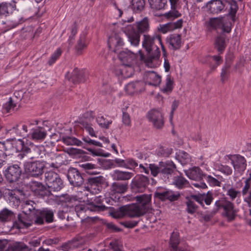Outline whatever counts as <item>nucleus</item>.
<instances>
[{
	"label": "nucleus",
	"mask_w": 251,
	"mask_h": 251,
	"mask_svg": "<svg viewBox=\"0 0 251 251\" xmlns=\"http://www.w3.org/2000/svg\"><path fill=\"white\" fill-rule=\"evenodd\" d=\"M136 203L122 206L117 211L111 212L115 218H121L127 216L130 218L139 217L147 212L151 206V195L142 194L134 197Z\"/></svg>",
	"instance_id": "1"
},
{
	"label": "nucleus",
	"mask_w": 251,
	"mask_h": 251,
	"mask_svg": "<svg viewBox=\"0 0 251 251\" xmlns=\"http://www.w3.org/2000/svg\"><path fill=\"white\" fill-rule=\"evenodd\" d=\"M160 42L161 35L159 34L155 33L151 35L144 34L142 46L148 53L145 61L149 67H154L160 56L159 48L155 44L156 42Z\"/></svg>",
	"instance_id": "2"
},
{
	"label": "nucleus",
	"mask_w": 251,
	"mask_h": 251,
	"mask_svg": "<svg viewBox=\"0 0 251 251\" xmlns=\"http://www.w3.org/2000/svg\"><path fill=\"white\" fill-rule=\"evenodd\" d=\"M150 30L149 20L147 17L136 22L133 25H127L124 32L132 46H138L140 41V34H146Z\"/></svg>",
	"instance_id": "3"
},
{
	"label": "nucleus",
	"mask_w": 251,
	"mask_h": 251,
	"mask_svg": "<svg viewBox=\"0 0 251 251\" xmlns=\"http://www.w3.org/2000/svg\"><path fill=\"white\" fill-rule=\"evenodd\" d=\"M15 148L18 152H20L18 154L20 159L25 156L31 160L42 157L41 148L34 145L27 139H18L16 142Z\"/></svg>",
	"instance_id": "4"
},
{
	"label": "nucleus",
	"mask_w": 251,
	"mask_h": 251,
	"mask_svg": "<svg viewBox=\"0 0 251 251\" xmlns=\"http://www.w3.org/2000/svg\"><path fill=\"white\" fill-rule=\"evenodd\" d=\"M215 207L212 210L213 214H215L218 211L222 209V215L226 219L228 222L234 221L237 215V210L235 209L233 202L228 200L225 197H222L216 200L214 204Z\"/></svg>",
	"instance_id": "5"
},
{
	"label": "nucleus",
	"mask_w": 251,
	"mask_h": 251,
	"mask_svg": "<svg viewBox=\"0 0 251 251\" xmlns=\"http://www.w3.org/2000/svg\"><path fill=\"white\" fill-rule=\"evenodd\" d=\"M226 3L230 5L228 15L230 16L233 22L235 21V17L238 7L235 0H212L207 3L206 7L210 13L218 14L223 11Z\"/></svg>",
	"instance_id": "6"
},
{
	"label": "nucleus",
	"mask_w": 251,
	"mask_h": 251,
	"mask_svg": "<svg viewBox=\"0 0 251 251\" xmlns=\"http://www.w3.org/2000/svg\"><path fill=\"white\" fill-rule=\"evenodd\" d=\"M45 176L48 188L50 191H59L63 187V181L57 173L49 171L45 173Z\"/></svg>",
	"instance_id": "7"
},
{
	"label": "nucleus",
	"mask_w": 251,
	"mask_h": 251,
	"mask_svg": "<svg viewBox=\"0 0 251 251\" xmlns=\"http://www.w3.org/2000/svg\"><path fill=\"white\" fill-rule=\"evenodd\" d=\"M24 168L29 176L38 177L44 173L45 164L44 162L40 161H27L24 163Z\"/></svg>",
	"instance_id": "8"
},
{
	"label": "nucleus",
	"mask_w": 251,
	"mask_h": 251,
	"mask_svg": "<svg viewBox=\"0 0 251 251\" xmlns=\"http://www.w3.org/2000/svg\"><path fill=\"white\" fill-rule=\"evenodd\" d=\"M160 164V177L166 183H170L176 172V165L172 161H161Z\"/></svg>",
	"instance_id": "9"
},
{
	"label": "nucleus",
	"mask_w": 251,
	"mask_h": 251,
	"mask_svg": "<svg viewBox=\"0 0 251 251\" xmlns=\"http://www.w3.org/2000/svg\"><path fill=\"white\" fill-rule=\"evenodd\" d=\"M22 169L20 164L9 165L3 172L6 180L10 183L18 181L22 176Z\"/></svg>",
	"instance_id": "10"
},
{
	"label": "nucleus",
	"mask_w": 251,
	"mask_h": 251,
	"mask_svg": "<svg viewBox=\"0 0 251 251\" xmlns=\"http://www.w3.org/2000/svg\"><path fill=\"white\" fill-rule=\"evenodd\" d=\"M148 177L143 175H138L134 177L130 183V189L134 193H143L148 188L150 184Z\"/></svg>",
	"instance_id": "11"
},
{
	"label": "nucleus",
	"mask_w": 251,
	"mask_h": 251,
	"mask_svg": "<svg viewBox=\"0 0 251 251\" xmlns=\"http://www.w3.org/2000/svg\"><path fill=\"white\" fill-rule=\"evenodd\" d=\"M208 25L213 29H221L224 32L229 33L231 30L232 24L230 22H227L224 17H219L210 18Z\"/></svg>",
	"instance_id": "12"
},
{
	"label": "nucleus",
	"mask_w": 251,
	"mask_h": 251,
	"mask_svg": "<svg viewBox=\"0 0 251 251\" xmlns=\"http://www.w3.org/2000/svg\"><path fill=\"white\" fill-rule=\"evenodd\" d=\"M54 212L52 210L48 208H43L42 210L36 213V218L34 221L36 225H43L44 221L47 223L53 222Z\"/></svg>",
	"instance_id": "13"
},
{
	"label": "nucleus",
	"mask_w": 251,
	"mask_h": 251,
	"mask_svg": "<svg viewBox=\"0 0 251 251\" xmlns=\"http://www.w3.org/2000/svg\"><path fill=\"white\" fill-rule=\"evenodd\" d=\"M147 116L155 128L161 129L163 127L164 118L162 113L159 110L152 109L148 112Z\"/></svg>",
	"instance_id": "14"
},
{
	"label": "nucleus",
	"mask_w": 251,
	"mask_h": 251,
	"mask_svg": "<svg viewBox=\"0 0 251 251\" xmlns=\"http://www.w3.org/2000/svg\"><path fill=\"white\" fill-rule=\"evenodd\" d=\"M67 177L70 183L75 187H79L84 182L82 174L76 168H71L69 169Z\"/></svg>",
	"instance_id": "15"
},
{
	"label": "nucleus",
	"mask_w": 251,
	"mask_h": 251,
	"mask_svg": "<svg viewBox=\"0 0 251 251\" xmlns=\"http://www.w3.org/2000/svg\"><path fill=\"white\" fill-rule=\"evenodd\" d=\"M30 188L35 196L39 198H44L51 194L50 191L42 183L38 181H31Z\"/></svg>",
	"instance_id": "16"
},
{
	"label": "nucleus",
	"mask_w": 251,
	"mask_h": 251,
	"mask_svg": "<svg viewBox=\"0 0 251 251\" xmlns=\"http://www.w3.org/2000/svg\"><path fill=\"white\" fill-rule=\"evenodd\" d=\"M230 159L235 172L241 174L246 170V160L243 156L236 154L233 155Z\"/></svg>",
	"instance_id": "17"
},
{
	"label": "nucleus",
	"mask_w": 251,
	"mask_h": 251,
	"mask_svg": "<svg viewBox=\"0 0 251 251\" xmlns=\"http://www.w3.org/2000/svg\"><path fill=\"white\" fill-rule=\"evenodd\" d=\"M86 74L83 70H79L77 68H75L72 73L71 75H69V73L66 75V78H68L69 81L72 82L74 84L80 82H84L86 80Z\"/></svg>",
	"instance_id": "18"
},
{
	"label": "nucleus",
	"mask_w": 251,
	"mask_h": 251,
	"mask_svg": "<svg viewBox=\"0 0 251 251\" xmlns=\"http://www.w3.org/2000/svg\"><path fill=\"white\" fill-rule=\"evenodd\" d=\"M107 208L105 205H96L94 204H89L87 205L84 204H79L75 206V211L78 216L82 212H86L87 210L91 211H104Z\"/></svg>",
	"instance_id": "19"
},
{
	"label": "nucleus",
	"mask_w": 251,
	"mask_h": 251,
	"mask_svg": "<svg viewBox=\"0 0 251 251\" xmlns=\"http://www.w3.org/2000/svg\"><path fill=\"white\" fill-rule=\"evenodd\" d=\"M144 79L149 85L158 86L161 82V77L154 71H147L145 73Z\"/></svg>",
	"instance_id": "20"
},
{
	"label": "nucleus",
	"mask_w": 251,
	"mask_h": 251,
	"mask_svg": "<svg viewBox=\"0 0 251 251\" xmlns=\"http://www.w3.org/2000/svg\"><path fill=\"white\" fill-rule=\"evenodd\" d=\"M154 196L163 201L168 200L171 201H174L178 199L180 194L179 193H175L171 190H164L163 191H156L155 193Z\"/></svg>",
	"instance_id": "21"
},
{
	"label": "nucleus",
	"mask_w": 251,
	"mask_h": 251,
	"mask_svg": "<svg viewBox=\"0 0 251 251\" xmlns=\"http://www.w3.org/2000/svg\"><path fill=\"white\" fill-rule=\"evenodd\" d=\"M85 243V240L80 236H77L72 240L62 245L64 251H68L69 250L82 248Z\"/></svg>",
	"instance_id": "22"
},
{
	"label": "nucleus",
	"mask_w": 251,
	"mask_h": 251,
	"mask_svg": "<svg viewBox=\"0 0 251 251\" xmlns=\"http://www.w3.org/2000/svg\"><path fill=\"white\" fill-rule=\"evenodd\" d=\"M108 44L109 47L117 53L124 45L123 39L117 34H114L109 38Z\"/></svg>",
	"instance_id": "23"
},
{
	"label": "nucleus",
	"mask_w": 251,
	"mask_h": 251,
	"mask_svg": "<svg viewBox=\"0 0 251 251\" xmlns=\"http://www.w3.org/2000/svg\"><path fill=\"white\" fill-rule=\"evenodd\" d=\"M166 42L169 44V47L174 50H179L181 46V35L173 34L170 35L166 38Z\"/></svg>",
	"instance_id": "24"
},
{
	"label": "nucleus",
	"mask_w": 251,
	"mask_h": 251,
	"mask_svg": "<svg viewBox=\"0 0 251 251\" xmlns=\"http://www.w3.org/2000/svg\"><path fill=\"white\" fill-rule=\"evenodd\" d=\"M185 175L191 179L201 181L204 177L205 174L198 167H194L189 170H184Z\"/></svg>",
	"instance_id": "25"
},
{
	"label": "nucleus",
	"mask_w": 251,
	"mask_h": 251,
	"mask_svg": "<svg viewBox=\"0 0 251 251\" xmlns=\"http://www.w3.org/2000/svg\"><path fill=\"white\" fill-rule=\"evenodd\" d=\"M183 21L181 19L177 20L176 22L169 23L165 25H160L157 27L158 30L162 33H166L168 31L181 27Z\"/></svg>",
	"instance_id": "26"
},
{
	"label": "nucleus",
	"mask_w": 251,
	"mask_h": 251,
	"mask_svg": "<svg viewBox=\"0 0 251 251\" xmlns=\"http://www.w3.org/2000/svg\"><path fill=\"white\" fill-rule=\"evenodd\" d=\"M133 176V173L131 172L116 170L113 172L112 177L115 180L126 181L131 178Z\"/></svg>",
	"instance_id": "27"
},
{
	"label": "nucleus",
	"mask_w": 251,
	"mask_h": 251,
	"mask_svg": "<svg viewBox=\"0 0 251 251\" xmlns=\"http://www.w3.org/2000/svg\"><path fill=\"white\" fill-rule=\"evenodd\" d=\"M105 182V178L101 176L90 177L88 179V184L91 188L97 189L100 190L102 188V185Z\"/></svg>",
	"instance_id": "28"
},
{
	"label": "nucleus",
	"mask_w": 251,
	"mask_h": 251,
	"mask_svg": "<svg viewBox=\"0 0 251 251\" xmlns=\"http://www.w3.org/2000/svg\"><path fill=\"white\" fill-rule=\"evenodd\" d=\"M32 132L29 133L31 138L34 140H42L47 136V132L42 127L37 126L35 128H31Z\"/></svg>",
	"instance_id": "29"
},
{
	"label": "nucleus",
	"mask_w": 251,
	"mask_h": 251,
	"mask_svg": "<svg viewBox=\"0 0 251 251\" xmlns=\"http://www.w3.org/2000/svg\"><path fill=\"white\" fill-rule=\"evenodd\" d=\"M127 183L113 182L111 187L110 190L113 194H123L128 189Z\"/></svg>",
	"instance_id": "30"
},
{
	"label": "nucleus",
	"mask_w": 251,
	"mask_h": 251,
	"mask_svg": "<svg viewBox=\"0 0 251 251\" xmlns=\"http://www.w3.org/2000/svg\"><path fill=\"white\" fill-rule=\"evenodd\" d=\"M87 44L86 34L83 33L80 35L75 47L77 54H81L82 51L86 49Z\"/></svg>",
	"instance_id": "31"
},
{
	"label": "nucleus",
	"mask_w": 251,
	"mask_h": 251,
	"mask_svg": "<svg viewBox=\"0 0 251 251\" xmlns=\"http://www.w3.org/2000/svg\"><path fill=\"white\" fill-rule=\"evenodd\" d=\"M226 36L224 33L218 35L216 38L215 47L219 53H222L226 48Z\"/></svg>",
	"instance_id": "32"
},
{
	"label": "nucleus",
	"mask_w": 251,
	"mask_h": 251,
	"mask_svg": "<svg viewBox=\"0 0 251 251\" xmlns=\"http://www.w3.org/2000/svg\"><path fill=\"white\" fill-rule=\"evenodd\" d=\"M15 218V213L8 208H5L0 211V222L2 223L9 222L13 221Z\"/></svg>",
	"instance_id": "33"
},
{
	"label": "nucleus",
	"mask_w": 251,
	"mask_h": 251,
	"mask_svg": "<svg viewBox=\"0 0 251 251\" xmlns=\"http://www.w3.org/2000/svg\"><path fill=\"white\" fill-rule=\"evenodd\" d=\"M31 225V223L27 222L25 217L22 216L21 214H18V220L13 223V228L18 229L28 228Z\"/></svg>",
	"instance_id": "34"
},
{
	"label": "nucleus",
	"mask_w": 251,
	"mask_h": 251,
	"mask_svg": "<svg viewBox=\"0 0 251 251\" xmlns=\"http://www.w3.org/2000/svg\"><path fill=\"white\" fill-rule=\"evenodd\" d=\"M170 183L174 184L178 189H183L189 186L188 181L182 176H174L171 180Z\"/></svg>",
	"instance_id": "35"
},
{
	"label": "nucleus",
	"mask_w": 251,
	"mask_h": 251,
	"mask_svg": "<svg viewBox=\"0 0 251 251\" xmlns=\"http://www.w3.org/2000/svg\"><path fill=\"white\" fill-rule=\"evenodd\" d=\"M169 244L171 251L182 245V243L180 242L178 232L175 231L172 232Z\"/></svg>",
	"instance_id": "36"
},
{
	"label": "nucleus",
	"mask_w": 251,
	"mask_h": 251,
	"mask_svg": "<svg viewBox=\"0 0 251 251\" xmlns=\"http://www.w3.org/2000/svg\"><path fill=\"white\" fill-rule=\"evenodd\" d=\"M145 0H131V4L129 5L133 12L134 13H140L145 8Z\"/></svg>",
	"instance_id": "37"
},
{
	"label": "nucleus",
	"mask_w": 251,
	"mask_h": 251,
	"mask_svg": "<svg viewBox=\"0 0 251 251\" xmlns=\"http://www.w3.org/2000/svg\"><path fill=\"white\" fill-rule=\"evenodd\" d=\"M215 176L216 177H214L211 175L206 176L205 175L204 178L211 186L220 187L221 182L224 180V178L220 175H216Z\"/></svg>",
	"instance_id": "38"
},
{
	"label": "nucleus",
	"mask_w": 251,
	"mask_h": 251,
	"mask_svg": "<svg viewBox=\"0 0 251 251\" xmlns=\"http://www.w3.org/2000/svg\"><path fill=\"white\" fill-rule=\"evenodd\" d=\"M119 58L123 62H131L134 58V53L128 50L118 52Z\"/></svg>",
	"instance_id": "39"
},
{
	"label": "nucleus",
	"mask_w": 251,
	"mask_h": 251,
	"mask_svg": "<svg viewBox=\"0 0 251 251\" xmlns=\"http://www.w3.org/2000/svg\"><path fill=\"white\" fill-rule=\"evenodd\" d=\"M85 172L89 175L98 174L99 172L96 170L97 166L90 163H84L80 166Z\"/></svg>",
	"instance_id": "40"
},
{
	"label": "nucleus",
	"mask_w": 251,
	"mask_h": 251,
	"mask_svg": "<svg viewBox=\"0 0 251 251\" xmlns=\"http://www.w3.org/2000/svg\"><path fill=\"white\" fill-rule=\"evenodd\" d=\"M176 157L182 165L188 164L191 161L190 155L184 151H180Z\"/></svg>",
	"instance_id": "41"
},
{
	"label": "nucleus",
	"mask_w": 251,
	"mask_h": 251,
	"mask_svg": "<svg viewBox=\"0 0 251 251\" xmlns=\"http://www.w3.org/2000/svg\"><path fill=\"white\" fill-rule=\"evenodd\" d=\"M186 199L187 201L185 202L186 205V211L189 214H193L197 210L198 206L195 204V202L189 198L187 197Z\"/></svg>",
	"instance_id": "42"
},
{
	"label": "nucleus",
	"mask_w": 251,
	"mask_h": 251,
	"mask_svg": "<svg viewBox=\"0 0 251 251\" xmlns=\"http://www.w3.org/2000/svg\"><path fill=\"white\" fill-rule=\"evenodd\" d=\"M151 7L156 10L163 9L167 3V0H149Z\"/></svg>",
	"instance_id": "43"
},
{
	"label": "nucleus",
	"mask_w": 251,
	"mask_h": 251,
	"mask_svg": "<svg viewBox=\"0 0 251 251\" xmlns=\"http://www.w3.org/2000/svg\"><path fill=\"white\" fill-rule=\"evenodd\" d=\"M173 80L171 76L170 75H168L166 79L165 85L161 88V91L165 94L171 92L173 88Z\"/></svg>",
	"instance_id": "44"
},
{
	"label": "nucleus",
	"mask_w": 251,
	"mask_h": 251,
	"mask_svg": "<svg viewBox=\"0 0 251 251\" xmlns=\"http://www.w3.org/2000/svg\"><path fill=\"white\" fill-rule=\"evenodd\" d=\"M63 142L67 145H76L82 146L83 143L75 137H66L62 139Z\"/></svg>",
	"instance_id": "45"
},
{
	"label": "nucleus",
	"mask_w": 251,
	"mask_h": 251,
	"mask_svg": "<svg viewBox=\"0 0 251 251\" xmlns=\"http://www.w3.org/2000/svg\"><path fill=\"white\" fill-rule=\"evenodd\" d=\"M16 243L9 245L6 241L0 240V251H17Z\"/></svg>",
	"instance_id": "46"
},
{
	"label": "nucleus",
	"mask_w": 251,
	"mask_h": 251,
	"mask_svg": "<svg viewBox=\"0 0 251 251\" xmlns=\"http://www.w3.org/2000/svg\"><path fill=\"white\" fill-rule=\"evenodd\" d=\"M172 152V149L171 148H165L163 147H160L156 151V154L158 156L167 157Z\"/></svg>",
	"instance_id": "47"
},
{
	"label": "nucleus",
	"mask_w": 251,
	"mask_h": 251,
	"mask_svg": "<svg viewBox=\"0 0 251 251\" xmlns=\"http://www.w3.org/2000/svg\"><path fill=\"white\" fill-rule=\"evenodd\" d=\"M165 17L169 20H173L181 16V14L176 10V8H171V10L164 14Z\"/></svg>",
	"instance_id": "48"
},
{
	"label": "nucleus",
	"mask_w": 251,
	"mask_h": 251,
	"mask_svg": "<svg viewBox=\"0 0 251 251\" xmlns=\"http://www.w3.org/2000/svg\"><path fill=\"white\" fill-rule=\"evenodd\" d=\"M230 65L229 64L226 63L222 69L221 73V80L223 83H224L227 79L228 76L230 74Z\"/></svg>",
	"instance_id": "49"
},
{
	"label": "nucleus",
	"mask_w": 251,
	"mask_h": 251,
	"mask_svg": "<svg viewBox=\"0 0 251 251\" xmlns=\"http://www.w3.org/2000/svg\"><path fill=\"white\" fill-rule=\"evenodd\" d=\"M16 106V104L14 102L12 98H9V100L3 104V109L6 112L8 113L14 110Z\"/></svg>",
	"instance_id": "50"
},
{
	"label": "nucleus",
	"mask_w": 251,
	"mask_h": 251,
	"mask_svg": "<svg viewBox=\"0 0 251 251\" xmlns=\"http://www.w3.org/2000/svg\"><path fill=\"white\" fill-rule=\"evenodd\" d=\"M149 169L151 171V174L153 176H156L157 175H159L160 176V174L161 172L160 162H159L158 165L155 164H150L149 165Z\"/></svg>",
	"instance_id": "51"
},
{
	"label": "nucleus",
	"mask_w": 251,
	"mask_h": 251,
	"mask_svg": "<svg viewBox=\"0 0 251 251\" xmlns=\"http://www.w3.org/2000/svg\"><path fill=\"white\" fill-rule=\"evenodd\" d=\"M97 121L98 124L102 128L107 129L109 125L112 123V121H108L105 119L103 116L98 117L97 118Z\"/></svg>",
	"instance_id": "52"
},
{
	"label": "nucleus",
	"mask_w": 251,
	"mask_h": 251,
	"mask_svg": "<svg viewBox=\"0 0 251 251\" xmlns=\"http://www.w3.org/2000/svg\"><path fill=\"white\" fill-rule=\"evenodd\" d=\"M98 161L100 163L103 167L106 169H110L114 166L113 160L105 159H98Z\"/></svg>",
	"instance_id": "53"
},
{
	"label": "nucleus",
	"mask_w": 251,
	"mask_h": 251,
	"mask_svg": "<svg viewBox=\"0 0 251 251\" xmlns=\"http://www.w3.org/2000/svg\"><path fill=\"white\" fill-rule=\"evenodd\" d=\"M62 53V51L60 49H58L51 56L48 61L49 65H52L55 61L59 58Z\"/></svg>",
	"instance_id": "54"
},
{
	"label": "nucleus",
	"mask_w": 251,
	"mask_h": 251,
	"mask_svg": "<svg viewBox=\"0 0 251 251\" xmlns=\"http://www.w3.org/2000/svg\"><path fill=\"white\" fill-rule=\"evenodd\" d=\"M218 170L226 176H230L232 173V168L226 165H219L218 167Z\"/></svg>",
	"instance_id": "55"
},
{
	"label": "nucleus",
	"mask_w": 251,
	"mask_h": 251,
	"mask_svg": "<svg viewBox=\"0 0 251 251\" xmlns=\"http://www.w3.org/2000/svg\"><path fill=\"white\" fill-rule=\"evenodd\" d=\"M215 197L212 192L208 191L206 194H203V201L207 205H209L213 200H215Z\"/></svg>",
	"instance_id": "56"
},
{
	"label": "nucleus",
	"mask_w": 251,
	"mask_h": 251,
	"mask_svg": "<svg viewBox=\"0 0 251 251\" xmlns=\"http://www.w3.org/2000/svg\"><path fill=\"white\" fill-rule=\"evenodd\" d=\"M207 58V59H212L216 62L215 64L210 66L211 69L213 71L215 70L216 68L222 63V58L219 55L208 56Z\"/></svg>",
	"instance_id": "57"
},
{
	"label": "nucleus",
	"mask_w": 251,
	"mask_h": 251,
	"mask_svg": "<svg viewBox=\"0 0 251 251\" xmlns=\"http://www.w3.org/2000/svg\"><path fill=\"white\" fill-rule=\"evenodd\" d=\"M137 86L136 81L128 83L126 86L125 89L128 94L132 95L136 93V87H137Z\"/></svg>",
	"instance_id": "58"
},
{
	"label": "nucleus",
	"mask_w": 251,
	"mask_h": 251,
	"mask_svg": "<svg viewBox=\"0 0 251 251\" xmlns=\"http://www.w3.org/2000/svg\"><path fill=\"white\" fill-rule=\"evenodd\" d=\"M17 251H35L34 249L29 248L23 243H16Z\"/></svg>",
	"instance_id": "59"
},
{
	"label": "nucleus",
	"mask_w": 251,
	"mask_h": 251,
	"mask_svg": "<svg viewBox=\"0 0 251 251\" xmlns=\"http://www.w3.org/2000/svg\"><path fill=\"white\" fill-rule=\"evenodd\" d=\"M190 199L193 200L194 201H197L204 208H206V207H204V205L203 204V194L200 195H191L190 197L189 198Z\"/></svg>",
	"instance_id": "60"
},
{
	"label": "nucleus",
	"mask_w": 251,
	"mask_h": 251,
	"mask_svg": "<svg viewBox=\"0 0 251 251\" xmlns=\"http://www.w3.org/2000/svg\"><path fill=\"white\" fill-rule=\"evenodd\" d=\"M82 140L89 145H94L98 147H102V144L99 142L91 139L89 137H84Z\"/></svg>",
	"instance_id": "61"
},
{
	"label": "nucleus",
	"mask_w": 251,
	"mask_h": 251,
	"mask_svg": "<svg viewBox=\"0 0 251 251\" xmlns=\"http://www.w3.org/2000/svg\"><path fill=\"white\" fill-rule=\"evenodd\" d=\"M120 223L126 228H132L137 225L138 221H129L121 222Z\"/></svg>",
	"instance_id": "62"
},
{
	"label": "nucleus",
	"mask_w": 251,
	"mask_h": 251,
	"mask_svg": "<svg viewBox=\"0 0 251 251\" xmlns=\"http://www.w3.org/2000/svg\"><path fill=\"white\" fill-rule=\"evenodd\" d=\"M32 203L34 204L33 201H26L25 203L24 204L23 209L24 210V212L25 213H27L28 212H31L33 210H34L35 207L33 206Z\"/></svg>",
	"instance_id": "63"
},
{
	"label": "nucleus",
	"mask_w": 251,
	"mask_h": 251,
	"mask_svg": "<svg viewBox=\"0 0 251 251\" xmlns=\"http://www.w3.org/2000/svg\"><path fill=\"white\" fill-rule=\"evenodd\" d=\"M240 192L238 191H236L233 188H229L227 191V195L228 196L231 200H234L237 196V195L239 194Z\"/></svg>",
	"instance_id": "64"
}]
</instances>
